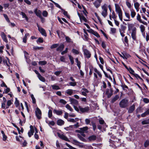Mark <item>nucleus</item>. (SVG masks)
Returning <instances> with one entry per match:
<instances>
[{
    "label": "nucleus",
    "instance_id": "obj_1",
    "mask_svg": "<svg viewBox=\"0 0 149 149\" xmlns=\"http://www.w3.org/2000/svg\"><path fill=\"white\" fill-rule=\"evenodd\" d=\"M115 10L116 12L118 14L119 19L121 21H123V13L119 5L117 3L115 4Z\"/></svg>",
    "mask_w": 149,
    "mask_h": 149
},
{
    "label": "nucleus",
    "instance_id": "obj_2",
    "mask_svg": "<svg viewBox=\"0 0 149 149\" xmlns=\"http://www.w3.org/2000/svg\"><path fill=\"white\" fill-rule=\"evenodd\" d=\"M95 72L93 73L94 76V79L97 81H98L102 78V74L101 72L99 71L96 68L94 69Z\"/></svg>",
    "mask_w": 149,
    "mask_h": 149
},
{
    "label": "nucleus",
    "instance_id": "obj_3",
    "mask_svg": "<svg viewBox=\"0 0 149 149\" xmlns=\"http://www.w3.org/2000/svg\"><path fill=\"white\" fill-rule=\"evenodd\" d=\"M111 129L113 130H111L113 131L115 133L118 134L119 133V135H121V133L120 131L123 132L124 131V128L123 127H120V128L119 126H117L116 125H114L113 127H111Z\"/></svg>",
    "mask_w": 149,
    "mask_h": 149
},
{
    "label": "nucleus",
    "instance_id": "obj_4",
    "mask_svg": "<svg viewBox=\"0 0 149 149\" xmlns=\"http://www.w3.org/2000/svg\"><path fill=\"white\" fill-rule=\"evenodd\" d=\"M120 140L118 139H116L115 141H113L111 139H110L109 141L110 144L109 146L113 148H116L120 146L118 144V143H120Z\"/></svg>",
    "mask_w": 149,
    "mask_h": 149
},
{
    "label": "nucleus",
    "instance_id": "obj_5",
    "mask_svg": "<svg viewBox=\"0 0 149 149\" xmlns=\"http://www.w3.org/2000/svg\"><path fill=\"white\" fill-rule=\"evenodd\" d=\"M101 8L102 10L101 13V15L104 18H105L108 14L107 5L106 3H104L102 6Z\"/></svg>",
    "mask_w": 149,
    "mask_h": 149
},
{
    "label": "nucleus",
    "instance_id": "obj_6",
    "mask_svg": "<svg viewBox=\"0 0 149 149\" xmlns=\"http://www.w3.org/2000/svg\"><path fill=\"white\" fill-rule=\"evenodd\" d=\"M129 100L127 98L122 99L119 103L120 106L122 108H125L128 106Z\"/></svg>",
    "mask_w": 149,
    "mask_h": 149
},
{
    "label": "nucleus",
    "instance_id": "obj_7",
    "mask_svg": "<svg viewBox=\"0 0 149 149\" xmlns=\"http://www.w3.org/2000/svg\"><path fill=\"white\" fill-rule=\"evenodd\" d=\"M56 32L59 38H60V36L61 35H64L65 37V39L67 42H73V41L72 40L69 38V37L65 36L63 33L61 31L58 30L56 31Z\"/></svg>",
    "mask_w": 149,
    "mask_h": 149
},
{
    "label": "nucleus",
    "instance_id": "obj_8",
    "mask_svg": "<svg viewBox=\"0 0 149 149\" xmlns=\"http://www.w3.org/2000/svg\"><path fill=\"white\" fill-rule=\"evenodd\" d=\"M69 101L70 102V104H71L74 107V108L75 110H77V108L76 107V106H77L78 104V102L77 100L75 99L71 98L69 97Z\"/></svg>",
    "mask_w": 149,
    "mask_h": 149
},
{
    "label": "nucleus",
    "instance_id": "obj_9",
    "mask_svg": "<svg viewBox=\"0 0 149 149\" xmlns=\"http://www.w3.org/2000/svg\"><path fill=\"white\" fill-rule=\"evenodd\" d=\"M128 30L131 32L136 31L137 29L135 25L133 24H128Z\"/></svg>",
    "mask_w": 149,
    "mask_h": 149
},
{
    "label": "nucleus",
    "instance_id": "obj_10",
    "mask_svg": "<svg viewBox=\"0 0 149 149\" xmlns=\"http://www.w3.org/2000/svg\"><path fill=\"white\" fill-rule=\"evenodd\" d=\"M83 51L84 52V55L85 58L88 59L91 57V53L88 50L84 49H83Z\"/></svg>",
    "mask_w": 149,
    "mask_h": 149
},
{
    "label": "nucleus",
    "instance_id": "obj_11",
    "mask_svg": "<svg viewBox=\"0 0 149 149\" xmlns=\"http://www.w3.org/2000/svg\"><path fill=\"white\" fill-rule=\"evenodd\" d=\"M79 109L82 113L88 112L90 109L88 107H83L80 106H79L78 108H77V110Z\"/></svg>",
    "mask_w": 149,
    "mask_h": 149
},
{
    "label": "nucleus",
    "instance_id": "obj_12",
    "mask_svg": "<svg viewBox=\"0 0 149 149\" xmlns=\"http://www.w3.org/2000/svg\"><path fill=\"white\" fill-rule=\"evenodd\" d=\"M35 113L37 118L40 119L41 118V112L40 109L37 107L35 110Z\"/></svg>",
    "mask_w": 149,
    "mask_h": 149
},
{
    "label": "nucleus",
    "instance_id": "obj_13",
    "mask_svg": "<svg viewBox=\"0 0 149 149\" xmlns=\"http://www.w3.org/2000/svg\"><path fill=\"white\" fill-rule=\"evenodd\" d=\"M37 25V26L38 27V30L40 32L43 36L45 37L46 36L47 34L45 30L42 28L40 27L38 24Z\"/></svg>",
    "mask_w": 149,
    "mask_h": 149
},
{
    "label": "nucleus",
    "instance_id": "obj_14",
    "mask_svg": "<svg viewBox=\"0 0 149 149\" xmlns=\"http://www.w3.org/2000/svg\"><path fill=\"white\" fill-rule=\"evenodd\" d=\"M136 19L140 23H142L143 24L147 25V23L146 22L143 21L141 20V17L140 16V15L139 14H138L136 16Z\"/></svg>",
    "mask_w": 149,
    "mask_h": 149
},
{
    "label": "nucleus",
    "instance_id": "obj_15",
    "mask_svg": "<svg viewBox=\"0 0 149 149\" xmlns=\"http://www.w3.org/2000/svg\"><path fill=\"white\" fill-rule=\"evenodd\" d=\"M58 136L61 139L67 141H68L69 139L67 137L63 134H61L58 133Z\"/></svg>",
    "mask_w": 149,
    "mask_h": 149
},
{
    "label": "nucleus",
    "instance_id": "obj_16",
    "mask_svg": "<svg viewBox=\"0 0 149 149\" xmlns=\"http://www.w3.org/2000/svg\"><path fill=\"white\" fill-rule=\"evenodd\" d=\"M1 36L3 41L6 43H7L8 41L6 38V35L5 33L3 32H1Z\"/></svg>",
    "mask_w": 149,
    "mask_h": 149
},
{
    "label": "nucleus",
    "instance_id": "obj_17",
    "mask_svg": "<svg viewBox=\"0 0 149 149\" xmlns=\"http://www.w3.org/2000/svg\"><path fill=\"white\" fill-rule=\"evenodd\" d=\"M30 130L28 132V135L29 137H30L33 134L34 132V130L33 127L32 125L30 126Z\"/></svg>",
    "mask_w": 149,
    "mask_h": 149
},
{
    "label": "nucleus",
    "instance_id": "obj_18",
    "mask_svg": "<svg viewBox=\"0 0 149 149\" xmlns=\"http://www.w3.org/2000/svg\"><path fill=\"white\" fill-rule=\"evenodd\" d=\"M131 33V36L132 40L134 41H136L137 36H136V31L134 32H132Z\"/></svg>",
    "mask_w": 149,
    "mask_h": 149
},
{
    "label": "nucleus",
    "instance_id": "obj_19",
    "mask_svg": "<svg viewBox=\"0 0 149 149\" xmlns=\"http://www.w3.org/2000/svg\"><path fill=\"white\" fill-rule=\"evenodd\" d=\"M53 113L58 115H61L63 113V111L62 110H57L54 109L53 111Z\"/></svg>",
    "mask_w": 149,
    "mask_h": 149
},
{
    "label": "nucleus",
    "instance_id": "obj_20",
    "mask_svg": "<svg viewBox=\"0 0 149 149\" xmlns=\"http://www.w3.org/2000/svg\"><path fill=\"white\" fill-rule=\"evenodd\" d=\"M34 13L36 15L39 17L42 16V12L41 10L36 9L34 10Z\"/></svg>",
    "mask_w": 149,
    "mask_h": 149
},
{
    "label": "nucleus",
    "instance_id": "obj_21",
    "mask_svg": "<svg viewBox=\"0 0 149 149\" xmlns=\"http://www.w3.org/2000/svg\"><path fill=\"white\" fill-rule=\"evenodd\" d=\"M81 94L84 96H87V93H88L89 92V91L88 90L85 88H82L81 90Z\"/></svg>",
    "mask_w": 149,
    "mask_h": 149
},
{
    "label": "nucleus",
    "instance_id": "obj_22",
    "mask_svg": "<svg viewBox=\"0 0 149 149\" xmlns=\"http://www.w3.org/2000/svg\"><path fill=\"white\" fill-rule=\"evenodd\" d=\"M130 10V12L131 16L132 18H134L135 17L136 14V13L135 12V10L133 9H131Z\"/></svg>",
    "mask_w": 149,
    "mask_h": 149
},
{
    "label": "nucleus",
    "instance_id": "obj_23",
    "mask_svg": "<svg viewBox=\"0 0 149 149\" xmlns=\"http://www.w3.org/2000/svg\"><path fill=\"white\" fill-rule=\"evenodd\" d=\"M125 17L127 18V19H124V20L125 21H130V14L127 12H125Z\"/></svg>",
    "mask_w": 149,
    "mask_h": 149
},
{
    "label": "nucleus",
    "instance_id": "obj_24",
    "mask_svg": "<svg viewBox=\"0 0 149 149\" xmlns=\"http://www.w3.org/2000/svg\"><path fill=\"white\" fill-rule=\"evenodd\" d=\"M106 93L108 97H110L113 94V91L111 90L107 89Z\"/></svg>",
    "mask_w": 149,
    "mask_h": 149
},
{
    "label": "nucleus",
    "instance_id": "obj_25",
    "mask_svg": "<svg viewBox=\"0 0 149 149\" xmlns=\"http://www.w3.org/2000/svg\"><path fill=\"white\" fill-rule=\"evenodd\" d=\"M64 47V45L63 44H60V46L56 49V51H62Z\"/></svg>",
    "mask_w": 149,
    "mask_h": 149
},
{
    "label": "nucleus",
    "instance_id": "obj_26",
    "mask_svg": "<svg viewBox=\"0 0 149 149\" xmlns=\"http://www.w3.org/2000/svg\"><path fill=\"white\" fill-rule=\"evenodd\" d=\"M135 109V106L134 104H133L129 107L128 111V112L130 113H132L134 110Z\"/></svg>",
    "mask_w": 149,
    "mask_h": 149
},
{
    "label": "nucleus",
    "instance_id": "obj_27",
    "mask_svg": "<svg viewBox=\"0 0 149 149\" xmlns=\"http://www.w3.org/2000/svg\"><path fill=\"white\" fill-rule=\"evenodd\" d=\"M73 93V90L71 89H68L65 92V94H67L69 95H71Z\"/></svg>",
    "mask_w": 149,
    "mask_h": 149
},
{
    "label": "nucleus",
    "instance_id": "obj_28",
    "mask_svg": "<svg viewBox=\"0 0 149 149\" xmlns=\"http://www.w3.org/2000/svg\"><path fill=\"white\" fill-rule=\"evenodd\" d=\"M72 51L74 54L75 55L79 54L80 53L79 49H72Z\"/></svg>",
    "mask_w": 149,
    "mask_h": 149
},
{
    "label": "nucleus",
    "instance_id": "obj_29",
    "mask_svg": "<svg viewBox=\"0 0 149 149\" xmlns=\"http://www.w3.org/2000/svg\"><path fill=\"white\" fill-rule=\"evenodd\" d=\"M134 6L136 11L138 12L139 10V4L138 2H136L134 3Z\"/></svg>",
    "mask_w": 149,
    "mask_h": 149
},
{
    "label": "nucleus",
    "instance_id": "obj_30",
    "mask_svg": "<svg viewBox=\"0 0 149 149\" xmlns=\"http://www.w3.org/2000/svg\"><path fill=\"white\" fill-rule=\"evenodd\" d=\"M139 28L141 32L142 33L143 35L144 36V34L145 35V33L144 32V31L145 30V27L143 25H141L139 27Z\"/></svg>",
    "mask_w": 149,
    "mask_h": 149
},
{
    "label": "nucleus",
    "instance_id": "obj_31",
    "mask_svg": "<svg viewBox=\"0 0 149 149\" xmlns=\"http://www.w3.org/2000/svg\"><path fill=\"white\" fill-rule=\"evenodd\" d=\"M64 121L61 119L58 120L57 122V124L60 126H61L63 125L64 124Z\"/></svg>",
    "mask_w": 149,
    "mask_h": 149
},
{
    "label": "nucleus",
    "instance_id": "obj_32",
    "mask_svg": "<svg viewBox=\"0 0 149 149\" xmlns=\"http://www.w3.org/2000/svg\"><path fill=\"white\" fill-rule=\"evenodd\" d=\"M93 4L96 8H99L101 5V4L96 0L93 2Z\"/></svg>",
    "mask_w": 149,
    "mask_h": 149
},
{
    "label": "nucleus",
    "instance_id": "obj_33",
    "mask_svg": "<svg viewBox=\"0 0 149 149\" xmlns=\"http://www.w3.org/2000/svg\"><path fill=\"white\" fill-rule=\"evenodd\" d=\"M61 11L62 13H63V14L66 17L68 18L69 19L70 18V16L69 15H68V12L67 11H65L64 10L62 9H61Z\"/></svg>",
    "mask_w": 149,
    "mask_h": 149
},
{
    "label": "nucleus",
    "instance_id": "obj_34",
    "mask_svg": "<svg viewBox=\"0 0 149 149\" xmlns=\"http://www.w3.org/2000/svg\"><path fill=\"white\" fill-rule=\"evenodd\" d=\"M79 119L77 118H76L74 119L73 118H69L68 119V121L74 123L76 121H78Z\"/></svg>",
    "mask_w": 149,
    "mask_h": 149
},
{
    "label": "nucleus",
    "instance_id": "obj_35",
    "mask_svg": "<svg viewBox=\"0 0 149 149\" xmlns=\"http://www.w3.org/2000/svg\"><path fill=\"white\" fill-rule=\"evenodd\" d=\"M20 14L22 16V17L23 18H25L26 21H28L29 19L24 13L22 12H21Z\"/></svg>",
    "mask_w": 149,
    "mask_h": 149
},
{
    "label": "nucleus",
    "instance_id": "obj_36",
    "mask_svg": "<svg viewBox=\"0 0 149 149\" xmlns=\"http://www.w3.org/2000/svg\"><path fill=\"white\" fill-rule=\"evenodd\" d=\"M122 54L123 55V57H125V59H126L130 56V55L129 54L125 52H124L122 53Z\"/></svg>",
    "mask_w": 149,
    "mask_h": 149
},
{
    "label": "nucleus",
    "instance_id": "obj_37",
    "mask_svg": "<svg viewBox=\"0 0 149 149\" xmlns=\"http://www.w3.org/2000/svg\"><path fill=\"white\" fill-rule=\"evenodd\" d=\"M29 36V34L28 33H26L25 36H24L23 37V42L26 43V39L27 37Z\"/></svg>",
    "mask_w": 149,
    "mask_h": 149
},
{
    "label": "nucleus",
    "instance_id": "obj_38",
    "mask_svg": "<svg viewBox=\"0 0 149 149\" xmlns=\"http://www.w3.org/2000/svg\"><path fill=\"white\" fill-rule=\"evenodd\" d=\"M126 4L127 6V7L130 10L132 9V5L128 1H127L126 2Z\"/></svg>",
    "mask_w": 149,
    "mask_h": 149
},
{
    "label": "nucleus",
    "instance_id": "obj_39",
    "mask_svg": "<svg viewBox=\"0 0 149 149\" xmlns=\"http://www.w3.org/2000/svg\"><path fill=\"white\" fill-rule=\"evenodd\" d=\"M51 86L52 89L54 90H58L60 89V88L58 86L55 84L52 85Z\"/></svg>",
    "mask_w": 149,
    "mask_h": 149
},
{
    "label": "nucleus",
    "instance_id": "obj_40",
    "mask_svg": "<svg viewBox=\"0 0 149 149\" xmlns=\"http://www.w3.org/2000/svg\"><path fill=\"white\" fill-rule=\"evenodd\" d=\"M65 107L71 112H72L73 111V109L68 104H67L65 106Z\"/></svg>",
    "mask_w": 149,
    "mask_h": 149
},
{
    "label": "nucleus",
    "instance_id": "obj_41",
    "mask_svg": "<svg viewBox=\"0 0 149 149\" xmlns=\"http://www.w3.org/2000/svg\"><path fill=\"white\" fill-rule=\"evenodd\" d=\"M126 27L125 26L123 25H121V26L120 29H119V31L125 32L124 31L126 29Z\"/></svg>",
    "mask_w": 149,
    "mask_h": 149
},
{
    "label": "nucleus",
    "instance_id": "obj_42",
    "mask_svg": "<svg viewBox=\"0 0 149 149\" xmlns=\"http://www.w3.org/2000/svg\"><path fill=\"white\" fill-rule=\"evenodd\" d=\"M148 114L149 115V109L147 110L145 112L143 113L141 115V116L142 117H144Z\"/></svg>",
    "mask_w": 149,
    "mask_h": 149
},
{
    "label": "nucleus",
    "instance_id": "obj_43",
    "mask_svg": "<svg viewBox=\"0 0 149 149\" xmlns=\"http://www.w3.org/2000/svg\"><path fill=\"white\" fill-rule=\"evenodd\" d=\"M88 128L87 127H85L80 128L81 131L82 132H86Z\"/></svg>",
    "mask_w": 149,
    "mask_h": 149
},
{
    "label": "nucleus",
    "instance_id": "obj_44",
    "mask_svg": "<svg viewBox=\"0 0 149 149\" xmlns=\"http://www.w3.org/2000/svg\"><path fill=\"white\" fill-rule=\"evenodd\" d=\"M38 77L39 79L42 82L45 81V78L44 77L42 76L40 74H39Z\"/></svg>",
    "mask_w": 149,
    "mask_h": 149
},
{
    "label": "nucleus",
    "instance_id": "obj_45",
    "mask_svg": "<svg viewBox=\"0 0 149 149\" xmlns=\"http://www.w3.org/2000/svg\"><path fill=\"white\" fill-rule=\"evenodd\" d=\"M111 14L112 18L113 19H116L117 17V16L116 15L115 13L113 11H112Z\"/></svg>",
    "mask_w": 149,
    "mask_h": 149
},
{
    "label": "nucleus",
    "instance_id": "obj_46",
    "mask_svg": "<svg viewBox=\"0 0 149 149\" xmlns=\"http://www.w3.org/2000/svg\"><path fill=\"white\" fill-rule=\"evenodd\" d=\"M69 57L70 60L71 64L72 65L74 63V58H73L71 55L69 56Z\"/></svg>",
    "mask_w": 149,
    "mask_h": 149
},
{
    "label": "nucleus",
    "instance_id": "obj_47",
    "mask_svg": "<svg viewBox=\"0 0 149 149\" xmlns=\"http://www.w3.org/2000/svg\"><path fill=\"white\" fill-rule=\"evenodd\" d=\"M31 97L32 100V102L33 103L35 104L36 103V100L35 98L34 97L33 95L31 94Z\"/></svg>",
    "mask_w": 149,
    "mask_h": 149
},
{
    "label": "nucleus",
    "instance_id": "obj_48",
    "mask_svg": "<svg viewBox=\"0 0 149 149\" xmlns=\"http://www.w3.org/2000/svg\"><path fill=\"white\" fill-rule=\"evenodd\" d=\"M75 61H76V62L77 63V65L78 67L79 68H80V66H80V64H81L80 62L78 61V58H76L75 59Z\"/></svg>",
    "mask_w": 149,
    "mask_h": 149
},
{
    "label": "nucleus",
    "instance_id": "obj_49",
    "mask_svg": "<svg viewBox=\"0 0 149 149\" xmlns=\"http://www.w3.org/2000/svg\"><path fill=\"white\" fill-rule=\"evenodd\" d=\"M96 136L95 135H93L89 137V139L90 140H94L96 139Z\"/></svg>",
    "mask_w": 149,
    "mask_h": 149
},
{
    "label": "nucleus",
    "instance_id": "obj_50",
    "mask_svg": "<svg viewBox=\"0 0 149 149\" xmlns=\"http://www.w3.org/2000/svg\"><path fill=\"white\" fill-rule=\"evenodd\" d=\"M92 33L94 36H96V37H97V38H99L100 37V36L99 35L96 31H93Z\"/></svg>",
    "mask_w": 149,
    "mask_h": 149
},
{
    "label": "nucleus",
    "instance_id": "obj_51",
    "mask_svg": "<svg viewBox=\"0 0 149 149\" xmlns=\"http://www.w3.org/2000/svg\"><path fill=\"white\" fill-rule=\"evenodd\" d=\"M58 45L59 44H54L51 46L50 48L51 49L55 48L57 47Z\"/></svg>",
    "mask_w": 149,
    "mask_h": 149
},
{
    "label": "nucleus",
    "instance_id": "obj_52",
    "mask_svg": "<svg viewBox=\"0 0 149 149\" xmlns=\"http://www.w3.org/2000/svg\"><path fill=\"white\" fill-rule=\"evenodd\" d=\"M80 19L81 21H84L85 22H86L87 20L86 18L84 16L80 17Z\"/></svg>",
    "mask_w": 149,
    "mask_h": 149
},
{
    "label": "nucleus",
    "instance_id": "obj_53",
    "mask_svg": "<svg viewBox=\"0 0 149 149\" xmlns=\"http://www.w3.org/2000/svg\"><path fill=\"white\" fill-rule=\"evenodd\" d=\"M3 15L6 21L8 23L10 22V21L7 15L6 14H3Z\"/></svg>",
    "mask_w": 149,
    "mask_h": 149
},
{
    "label": "nucleus",
    "instance_id": "obj_54",
    "mask_svg": "<svg viewBox=\"0 0 149 149\" xmlns=\"http://www.w3.org/2000/svg\"><path fill=\"white\" fill-rule=\"evenodd\" d=\"M128 71H129L130 73L134 75V70L130 67H129V68L127 70Z\"/></svg>",
    "mask_w": 149,
    "mask_h": 149
},
{
    "label": "nucleus",
    "instance_id": "obj_55",
    "mask_svg": "<svg viewBox=\"0 0 149 149\" xmlns=\"http://www.w3.org/2000/svg\"><path fill=\"white\" fill-rule=\"evenodd\" d=\"M66 145L70 148H65V149H76V148H75L72 147V146H70V145L68 144L67 143H66Z\"/></svg>",
    "mask_w": 149,
    "mask_h": 149
},
{
    "label": "nucleus",
    "instance_id": "obj_56",
    "mask_svg": "<svg viewBox=\"0 0 149 149\" xmlns=\"http://www.w3.org/2000/svg\"><path fill=\"white\" fill-rule=\"evenodd\" d=\"M43 16L45 17H47L48 15V12L46 10H44L42 13Z\"/></svg>",
    "mask_w": 149,
    "mask_h": 149
},
{
    "label": "nucleus",
    "instance_id": "obj_57",
    "mask_svg": "<svg viewBox=\"0 0 149 149\" xmlns=\"http://www.w3.org/2000/svg\"><path fill=\"white\" fill-rule=\"evenodd\" d=\"M149 123V120H145L142 122V124L143 125L147 124Z\"/></svg>",
    "mask_w": 149,
    "mask_h": 149
},
{
    "label": "nucleus",
    "instance_id": "obj_58",
    "mask_svg": "<svg viewBox=\"0 0 149 149\" xmlns=\"http://www.w3.org/2000/svg\"><path fill=\"white\" fill-rule=\"evenodd\" d=\"M119 98V96L118 95H116L115 97L112 99V102H113Z\"/></svg>",
    "mask_w": 149,
    "mask_h": 149
},
{
    "label": "nucleus",
    "instance_id": "obj_59",
    "mask_svg": "<svg viewBox=\"0 0 149 149\" xmlns=\"http://www.w3.org/2000/svg\"><path fill=\"white\" fill-rule=\"evenodd\" d=\"M69 84L71 86H74L76 85L77 83L75 81H73V82H70Z\"/></svg>",
    "mask_w": 149,
    "mask_h": 149
},
{
    "label": "nucleus",
    "instance_id": "obj_60",
    "mask_svg": "<svg viewBox=\"0 0 149 149\" xmlns=\"http://www.w3.org/2000/svg\"><path fill=\"white\" fill-rule=\"evenodd\" d=\"M59 102L63 104H65L67 103V102L63 99H60L59 101Z\"/></svg>",
    "mask_w": 149,
    "mask_h": 149
},
{
    "label": "nucleus",
    "instance_id": "obj_61",
    "mask_svg": "<svg viewBox=\"0 0 149 149\" xmlns=\"http://www.w3.org/2000/svg\"><path fill=\"white\" fill-rule=\"evenodd\" d=\"M52 116V111L51 110H49L48 112V116L49 118H51Z\"/></svg>",
    "mask_w": 149,
    "mask_h": 149
},
{
    "label": "nucleus",
    "instance_id": "obj_62",
    "mask_svg": "<svg viewBox=\"0 0 149 149\" xmlns=\"http://www.w3.org/2000/svg\"><path fill=\"white\" fill-rule=\"evenodd\" d=\"M37 43H38V42L40 43H42L43 42V39L42 38H38V40H37Z\"/></svg>",
    "mask_w": 149,
    "mask_h": 149
},
{
    "label": "nucleus",
    "instance_id": "obj_63",
    "mask_svg": "<svg viewBox=\"0 0 149 149\" xmlns=\"http://www.w3.org/2000/svg\"><path fill=\"white\" fill-rule=\"evenodd\" d=\"M72 143L74 144L77 145H78L79 143L78 141L74 139L72 140Z\"/></svg>",
    "mask_w": 149,
    "mask_h": 149
},
{
    "label": "nucleus",
    "instance_id": "obj_64",
    "mask_svg": "<svg viewBox=\"0 0 149 149\" xmlns=\"http://www.w3.org/2000/svg\"><path fill=\"white\" fill-rule=\"evenodd\" d=\"M149 145V140L146 141L144 143V146L145 147H147Z\"/></svg>",
    "mask_w": 149,
    "mask_h": 149
}]
</instances>
